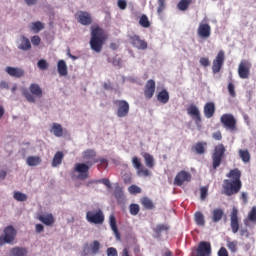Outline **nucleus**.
Returning a JSON list of instances; mask_svg holds the SVG:
<instances>
[{"label":"nucleus","mask_w":256,"mask_h":256,"mask_svg":"<svg viewBox=\"0 0 256 256\" xmlns=\"http://www.w3.org/2000/svg\"><path fill=\"white\" fill-rule=\"evenodd\" d=\"M109 225L111 230L113 231L117 241L121 240V233H119V228L117 227V219L115 218V215L111 214L109 216Z\"/></svg>","instance_id":"nucleus-22"},{"label":"nucleus","mask_w":256,"mask_h":256,"mask_svg":"<svg viewBox=\"0 0 256 256\" xmlns=\"http://www.w3.org/2000/svg\"><path fill=\"white\" fill-rule=\"evenodd\" d=\"M228 92L231 97H235L237 95L235 93V85H233V83L228 84Z\"/></svg>","instance_id":"nucleus-54"},{"label":"nucleus","mask_w":256,"mask_h":256,"mask_svg":"<svg viewBox=\"0 0 256 256\" xmlns=\"http://www.w3.org/2000/svg\"><path fill=\"white\" fill-rule=\"evenodd\" d=\"M38 220H40L41 223L46 225L47 227L53 225L55 223V217H53V214H40L38 216Z\"/></svg>","instance_id":"nucleus-23"},{"label":"nucleus","mask_w":256,"mask_h":256,"mask_svg":"<svg viewBox=\"0 0 256 256\" xmlns=\"http://www.w3.org/2000/svg\"><path fill=\"white\" fill-rule=\"evenodd\" d=\"M200 65H202V67H209V65H211V62L209 61V58L202 57L200 58Z\"/></svg>","instance_id":"nucleus-53"},{"label":"nucleus","mask_w":256,"mask_h":256,"mask_svg":"<svg viewBox=\"0 0 256 256\" xmlns=\"http://www.w3.org/2000/svg\"><path fill=\"white\" fill-rule=\"evenodd\" d=\"M240 199L244 203V205H247V203H249V196L247 192H242L240 195Z\"/></svg>","instance_id":"nucleus-55"},{"label":"nucleus","mask_w":256,"mask_h":256,"mask_svg":"<svg viewBox=\"0 0 256 256\" xmlns=\"http://www.w3.org/2000/svg\"><path fill=\"white\" fill-rule=\"evenodd\" d=\"M51 132L55 137H63V126H61V124L53 123Z\"/></svg>","instance_id":"nucleus-36"},{"label":"nucleus","mask_w":256,"mask_h":256,"mask_svg":"<svg viewBox=\"0 0 256 256\" xmlns=\"http://www.w3.org/2000/svg\"><path fill=\"white\" fill-rule=\"evenodd\" d=\"M238 75L240 79H249L251 75V62L242 60L238 66Z\"/></svg>","instance_id":"nucleus-13"},{"label":"nucleus","mask_w":256,"mask_h":256,"mask_svg":"<svg viewBox=\"0 0 256 256\" xmlns=\"http://www.w3.org/2000/svg\"><path fill=\"white\" fill-rule=\"evenodd\" d=\"M165 1L166 0H158L157 13L161 14L163 11H165Z\"/></svg>","instance_id":"nucleus-51"},{"label":"nucleus","mask_w":256,"mask_h":256,"mask_svg":"<svg viewBox=\"0 0 256 256\" xmlns=\"http://www.w3.org/2000/svg\"><path fill=\"white\" fill-rule=\"evenodd\" d=\"M27 248L24 247H14L11 249L12 256H27Z\"/></svg>","instance_id":"nucleus-35"},{"label":"nucleus","mask_w":256,"mask_h":256,"mask_svg":"<svg viewBox=\"0 0 256 256\" xmlns=\"http://www.w3.org/2000/svg\"><path fill=\"white\" fill-rule=\"evenodd\" d=\"M224 64H225V51L220 50L212 63L213 73L214 74L219 73L221 71V69L223 68Z\"/></svg>","instance_id":"nucleus-12"},{"label":"nucleus","mask_w":256,"mask_h":256,"mask_svg":"<svg viewBox=\"0 0 256 256\" xmlns=\"http://www.w3.org/2000/svg\"><path fill=\"white\" fill-rule=\"evenodd\" d=\"M227 248L231 253H237V241H227Z\"/></svg>","instance_id":"nucleus-44"},{"label":"nucleus","mask_w":256,"mask_h":256,"mask_svg":"<svg viewBox=\"0 0 256 256\" xmlns=\"http://www.w3.org/2000/svg\"><path fill=\"white\" fill-rule=\"evenodd\" d=\"M239 157L242 159L243 163H249L251 161V154L249 153V150H239Z\"/></svg>","instance_id":"nucleus-39"},{"label":"nucleus","mask_w":256,"mask_h":256,"mask_svg":"<svg viewBox=\"0 0 256 256\" xmlns=\"http://www.w3.org/2000/svg\"><path fill=\"white\" fill-rule=\"evenodd\" d=\"M226 177H228V179H225L222 184L223 195H226V197L237 195L243 187V182H241V170L238 168L232 169L226 174Z\"/></svg>","instance_id":"nucleus-2"},{"label":"nucleus","mask_w":256,"mask_h":256,"mask_svg":"<svg viewBox=\"0 0 256 256\" xmlns=\"http://www.w3.org/2000/svg\"><path fill=\"white\" fill-rule=\"evenodd\" d=\"M17 237V230L12 225L6 226L3 230L2 235L0 236V246L11 245L15 243Z\"/></svg>","instance_id":"nucleus-6"},{"label":"nucleus","mask_w":256,"mask_h":256,"mask_svg":"<svg viewBox=\"0 0 256 256\" xmlns=\"http://www.w3.org/2000/svg\"><path fill=\"white\" fill-rule=\"evenodd\" d=\"M118 7L122 11L127 9V1H125V0H118Z\"/></svg>","instance_id":"nucleus-58"},{"label":"nucleus","mask_w":256,"mask_h":256,"mask_svg":"<svg viewBox=\"0 0 256 256\" xmlns=\"http://www.w3.org/2000/svg\"><path fill=\"white\" fill-rule=\"evenodd\" d=\"M23 96L28 101V103H35V97L41 99L43 97V90L39 84H31L28 89L22 91Z\"/></svg>","instance_id":"nucleus-5"},{"label":"nucleus","mask_w":256,"mask_h":256,"mask_svg":"<svg viewBox=\"0 0 256 256\" xmlns=\"http://www.w3.org/2000/svg\"><path fill=\"white\" fill-rule=\"evenodd\" d=\"M5 71L10 77H14L15 79L25 77V70L23 68L8 66L5 68Z\"/></svg>","instance_id":"nucleus-19"},{"label":"nucleus","mask_w":256,"mask_h":256,"mask_svg":"<svg viewBox=\"0 0 256 256\" xmlns=\"http://www.w3.org/2000/svg\"><path fill=\"white\" fill-rule=\"evenodd\" d=\"M218 256H229V252L227 251V248L221 247L218 251Z\"/></svg>","instance_id":"nucleus-61"},{"label":"nucleus","mask_w":256,"mask_h":256,"mask_svg":"<svg viewBox=\"0 0 256 256\" xmlns=\"http://www.w3.org/2000/svg\"><path fill=\"white\" fill-rule=\"evenodd\" d=\"M128 191H129V193H131V195H137V194L141 193V189L137 185H131L128 188Z\"/></svg>","instance_id":"nucleus-49"},{"label":"nucleus","mask_w":256,"mask_h":256,"mask_svg":"<svg viewBox=\"0 0 256 256\" xmlns=\"http://www.w3.org/2000/svg\"><path fill=\"white\" fill-rule=\"evenodd\" d=\"M211 242L201 241L196 249L192 250L191 256H211Z\"/></svg>","instance_id":"nucleus-9"},{"label":"nucleus","mask_w":256,"mask_h":256,"mask_svg":"<svg viewBox=\"0 0 256 256\" xmlns=\"http://www.w3.org/2000/svg\"><path fill=\"white\" fill-rule=\"evenodd\" d=\"M99 249H101V243H99L97 240H94L90 245L91 253H93V255H97V253H99Z\"/></svg>","instance_id":"nucleus-43"},{"label":"nucleus","mask_w":256,"mask_h":256,"mask_svg":"<svg viewBox=\"0 0 256 256\" xmlns=\"http://www.w3.org/2000/svg\"><path fill=\"white\" fill-rule=\"evenodd\" d=\"M212 137L215 141H221V139H223V134H221V131H217L212 134Z\"/></svg>","instance_id":"nucleus-57"},{"label":"nucleus","mask_w":256,"mask_h":256,"mask_svg":"<svg viewBox=\"0 0 256 256\" xmlns=\"http://www.w3.org/2000/svg\"><path fill=\"white\" fill-rule=\"evenodd\" d=\"M132 165L136 169L138 177H151V170L145 168L137 156L132 158Z\"/></svg>","instance_id":"nucleus-10"},{"label":"nucleus","mask_w":256,"mask_h":256,"mask_svg":"<svg viewBox=\"0 0 256 256\" xmlns=\"http://www.w3.org/2000/svg\"><path fill=\"white\" fill-rule=\"evenodd\" d=\"M114 105L117 107L116 115L119 118L127 117L129 115V102L127 100H114Z\"/></svg>","instance_id":"nucleus-11"},{"label":"nucleus","mask_w":256,"mask_h":256,"mask_svg":"<svg viewBox=\"0 0 256 256\" xmlns=\"http://www.w3.org/2000/svg\"><path fill=\"white\" fill-rule=\"evenodd\" d=\"M35 229L36 233H43V231H45V226H43V224H36Z\"/></svg>","instance_id":"nucleus-62"},{"label":"nucleus","mask_w":256,"mask_h":256,"mask_svg":"<svg viewBox=\"0 0 256 256\" xmlns=\"http://www.w3.org/2000/svg\"><path fill=\"white\" fill-rule=\"evenodd\" d=\"M197 33L202 39H209L211 37V26L207 23H200Z\"/></svg>","instance_id":"nucleus-21"},{"label":"nucleus","mask_w":256,"mask_h":256,"mask_svg":"<svg viewBox=\"0 0 256 256\" xmlns=\"http://www.w3.org/2000/svg\"><path fill=\"white\" fill-rule=\"evenodd\" d=\"M42 162L43 160L40 156H28L26 159V165H28V167H37L41 165Z\"/></svg>","instance_id":"nucleus-27"},{"label":"nucleus","mask_w":256,"mask_h":256,"mask_svg":"<svg viewBox=\"0 0 256 256\" xmlns=\"http://www.w3.org/2000/svg\"><path fill=\"white\" fill-rule=\"evenodd\" d=\"M103 89H105V91H111V89H113V86L111 85V82H106L103 84Z\"/></svg>","instance_id":"nucleus-63"},{"label":"nucleus","mask_w":256,"mask_h":256,"mask_svg":"<svg viewBox=\"0 0 256 256\" xmlns=\"http://www.w3.org/2000/svg\"><path fill=\"white\" fill-rule=\"evenodd\" d=\"M14 199H15L16 201H21V202L27 201V195H26V194H23V193H21V192H15V193H14Z\"/></svg>","instance_id":"nucleus-46"},{"label":"nucleus","mask_w":256,"mask_h":256,"mask_svg":"<svg viewBox=\"0 0 256 256\" xmlns=\"http://www.w3.org/2000/svg\"><path fill=\"white\" fill-rule=\"evenodd\" d=\"M156 99L159 103H162V105H167L169 103V91L167 89H162L156 96Z\"/></svg>","instance_id":"nucleus-25"},{"label":"nucleus","mask_w":256,"mask_h":256,"mask_svg":"<svg viewBox=\"0 0 256 256\" xmlns=\"http://www.w3.org/2000/svg\"><path fill=\"white\" fill-rule=\"evenodd\" d=\"M205 147H207V142H198L193 146V149L197 155H203L205 153Z\"/></svg>","instance_id":"nucleus-37"},{"label":"nucleus","mask_w":256,"mask_h":256,"mask_svg":"<svg viewBox=\"0 0 256 256\" xmlns=\"http://www.w3.org/2000/svg\"><path fill=\"white\" fill-rule=\"evenodd\" d=\"M191 3H193V0H180L179 3L177 4V7L179 11H187Z\"/></svg>","instance_id":"nucleus-40"},{"label":"nucleus","mask_w":256,"mask_h":256,"mask_svg":"<svg viewBox=\"0 0 256 256\" xmlns=\"http://www.w3.org/2000/svg\"><path fill=\"white\" fill-rule=\"evenodd\" d=\"M139 25L141 27H144V29H148V27H151V22L149 21V17L147 15H142L139 19Z\"/></svg>","instance_id":"nucleus-41"},{"label":"nucleus","mask_w":256,"mask_h":256,"mask_svg":"<svg viewBox=\"0 0 256 256\" xmlns=\"http://www.w3.org/2000/svg\"><path fill=\"white\" fill-rule=\"evenodd\" d=\"M31 43H32V45H35V46L40 45L41 44V37L33 36L31 38Z\"/></svg>","instance_id":"nucleus-56"},{"label":"nucleus","mask_w":256,"mask_h":256,"mask_svg":"<svg viewBox=\"0 0 256 256\" xmlns=\"http://www.w3.org/2000/svg\"><path fill=\"white\" fill-rule=\"evenodd\" d=\"M208 193H209V188L207 186L201 187L200 188V199L202 201H205V199H207Z\"/></svg>","instance_id":"nucleus-45"},{"label":"nucleus","mask_w":256,"mask_h":256,"mask_svg":"<svg viewBox=\"0 0 256 256\" xmlns=\"http://www.w3.org/2000/svg\"><path fill=\"white\" fill-rule=\"evenodd\" d=\"M223 215H225V211L221 208H215L212 211V221L213 223H219L221 219H223Z\"/></svg>","instance_id":"nucleus-28"},{"label":"nucleus","mask_w":256,"mask_h":256,"mask_svg":"<svg viewBox=\"0 0 256 256\" xmlns=\"http://www.w3.org/2000/svg\"><path fill=\"white\" fill-rule=\"evenodd\" d=\"M129 42L135 49H138L139 51H145V49L148 47L147 42L142 40L141 37H139L137 34L130 35Z\"/></svg>","instance_id":"nucleus-14"},{"label":"nucleus","mask_w":256,"mask_h":256,"mask_svg":"<svg viewBox=\"0 0 256 256\" xmlns=\"http://www.w3.org/2000/svg\"><path fill=\"white\" fill-rule=\"evenodd\" d=\"M107 41V33L99 25L91 26L90 48L95 53L103 51V45Z\"/></svg>","instance_id":"nucleus-3"},{"label":"nucleus","mask_w":256,"mask_h":256,"mask_svg":"<svg viewBox=\"0 0 256 256\" xmlns=\"http://www.w3.org/2000/svg\"><path fill=\"white\" fill-rule=\"evenodd\" d=\"M112 65L115 67H122L123 66V60L119 58L118 56H115L112 60Z\"/></svg>","instance_id":"nucleus-50"},{"label":"nucleus","mask_w":256,"mask_h":256,"mask_svg":"<svg viewBox=\"0 0 256 256\" xmlns=\"http://www.w3.org/2000/svg\"><path fill=\"white\" fill-rule=\"evenodd\" d=\"M30 29L34 33H39L40 31H43V29H45V24L41 23V21H36L30 25Z\"/></svg>","instance_id":"nucleus-38"},{"label":"nucleus","mask_w":256,"mask_h":256,"mask_svg":"<svg viewBox=\"0 0 256 256\" xmlns=\"http://www.w3.org/2000/svg\"><path fill=\"white\" fill-rule=\"evenodd\" d=\"M187 113L195 121L196 125H199V123H201V112L199 111V108L197 106L191 104L187 108Z\"/></svg>","instance_id":"nucleus-20"},{"label":"nucleus","mask_w":256,"mask_h":256,"mask_svg":"<svg viewBox=\"0 0 256 256\" xmlns=\"http://www.w3.org/2000/svg\"><path fill=\"white\" fill-rule=\"evenodd\" d=\"M141 155L145 161L146 167H148V169H153L155 167V158L153 155L148 152H142Z\"/></svg>","instance_id":"nucleus-26"},{"label":"nucleus","mask_w":256,"mask_h":256,"mask_svg":"<svg viewBox=\"0 0 256 256\" xmlns=\"http://www.w3.org/2000/svg\"><path fill=\"white\" fill-rule=\"evenodd\" d=\"M99 183H102L103 185H105V187H107V189L112 188L111 181H109V179H107V178L100 180Z\"/></svg>","instance_id":"nucleus-59"},{"label":"nucleus","mask_w":256,"mask_h":256,"mask_svg":"<svg viewBox=\"0 0 256 256\" xmlns=\"http://www.w3.org/2000/svg\"><path fill=\"white\" fill-rule=\"evenodd\" d=\"M169 229H170V227L168 224H158L154 228V233H156V235H161V233H163V231H169Z\"/></svg>","instance_id":"nucleus-42"},{"label":"nucleus","mask_w":256,"mask_h":256,"mask_svg":"<svg viewBox=\"0 0 256 256\" xmlns=\"http://www.w3.org/2000/svg\"><path fill=\"white\" fill-rule=\"evenodd\" d=\"M220 122L223 125L224 129H227L232 133H234V131H237V119H235V116H233V114H223L220 118Z\"/></svg>","instance_id":"nucleus-7"},{"label":"nucleus","mask_w":256,"mask_h":256,"mask_svg":"<svg viewBox=\"0 0 256 256\" xmlns=\"http://www.w3.org/2000/svg\"><path fill=\"white\" fill-rule=\"evenodd\" d=\"M97 157V152L93 149H87L82 153V159L87 161L86 163H76L74 166L75 173H78L77 179L80 181H85L89 179V169L95 163H99V158Z\"/></svg>","instance_id":"nucleus-1"},{"label":"nucleus","mask_w":256,"mask_h":256,"mask_svg":"<svg viewBox=\"0 0 256 256\" xmlns=\"http://www.w3.org/2000/svg\"><path fill=\"white\" fill-rule=\"evenodd\" d=\"M0 89H9V84L6 81L0 82Z\"/></svg>","instance_id":"nucleus-64"},{"label":"nucleus","mask_w":256,"mask_h":256,"mask_svg":"<svg viewBox=\"0 0 256 256\" xmlns=\"http://www.w3.org/2000/svg\"><path fill=\"white\" fill-rule=\"evenodd\" d=\"M114 195L116 199H121L123 197V188L120 187L119 184L115 187Z\"/></svg>","instance_id":"nucleus-47"},{"label":"nucleus","mask_w":256,"mask_h":256,"mask_svg":"<svg viewBox=\"0 0 256 256\" xmlns=\"http://www.w3.org/2000/svg\"><path fill=\"white\" fill-rule=\"evenodd\" d=\"M194 220L199 227H205V216L202 212L198 211L194 214Z\"/></svg>","instance_id":"nucleus-33"},{"label":"nucleus","mask_w":256,"mask_h":256,"mask_svg":"<svg viewBox=\"0 0 256 256\" xmlns=\"http://www.w3.org/2000/svg\"><path fill=\"white\" fill-rule=\"evenodd\" d=\"M20 41L18 49L21 51H29V49H31V41H29V38L21 36Z\"/></svg>","instance_id":"nucleus-29"},{"label":"nucleus","mask_w":256,"mask_h":256,"mask_svg":"<svg viewBox=\"0 0 256 256\" xmlns=\"http://www.w3.org/2000/svg\"><path fill=\"white\" fill-rule=\"evenodd\" d=\"M107 255L108 256H118L117 249L110 247L107 249Z\"/></svg>","instance_id":"nucleus-60"},{"label":"nucleus","mask_w":256,"mask_h":256,"mask_svg":"<svg viewBox=\"0 0 256 256\" xmlns=\"http://www.w3.org/2000/svg\"><path fill=\"white\" fill-rule=\"evenodd\" d=\"M86 221L93 223L94 225H103L105 223V215L101 209L97 211H88L86 213Z\"/></svg>","instance_id":"nucleus-8"},{"label":"nucleus","mask_w":256,"mask_h":256,"mask_svg":"<svg viewBox=\"0 0 256 256\" xmlns=\"http://www.w3.org/2000/svg\"><path fill=\"white\" fill-rule=\"evenodd\" d=\"M64 157H65V155L63 154L62 151L56 152V154L54 155L53 160H52V167H59V165H61V163H63Z\"/></svg>","instance_id":"nucleus-30"},{"label":"nucleus","mask_w":256,"mask_h":256,"mask_svg":"<svg viewBox=\"0 0 256 256\" xmlns=\"http://www.w3.org/2000/svg\"><path fill=\"white\" fill-rule=\"evenodd\" d=\"M38 67L39 69H42V71H45V69H47V67H49V64L47 63V60H39L38 61Z\"/></svg>","instance_id":"nucleus-52"},{"label":"nucleus","mask_w":256,"mask_h":256,"mask_svg":"<svg viewBox=\"0 0 256 256\" xmlns=\"http://www.w3.org/2000/svg\"><path fill=\"white\" fill-rule=\"evenodd\" d=\"M191 179H192L191 173L185 170H182L176 174L174 178V185H176L177 187H181L183 183H189Z\"/></svg>","instance_id":"nucleus-15"},{"label":"nucleus","mask_w":256,"mask_h":256,"mask_svg":"<svg viewBox=\"0 0 256 256\" xmlns=\"http://www.w3.org/2000/svg\"><path fill=\"white\" fill-rule=\"evenodd\" d=\"M226 151H227V148H225V145L223 143H220L214 147V150L211 155L212 167L214 170L219 168L221 166V163H223V159H225Z\"/></svg>","instance_id":"nucleus-4"},{"label":"nucleus","mask_w":256,"mask_h":256,"mask_svg":"<svg viewBox=\"0 0 256 256\" xmlns=\"http://www.w3.org/2000/svg\"><path fill=\"white\" fill-rule=\"evenodd\" d=\"M250 223H256V206H253L248 213L247 219L244 220L245 225Z\"/></svg>","instance_id":"nucleus-32"},{"label":"nucleus","mask_w":256,"mask_h":256,"mask_svg":"<svg viewBox=\"0 0 256 256\" xmlns=\"http://www.w3.org/2000/svg\"><path fill=\"white\" fill-rule=\"evenodd\" d=\"M155 89H156L155 80H153V79L148 80L144 87L145 98L153 99V95H155Z\"/></svg>","instance_id":"nucleus-18"},{"label":"nucleus","mask_w":256,"mask_h":256,"mask_svg":"<svg viewBox=\"0 0 256 256\" xmlns=\"http://www.w3.org/2000/svg\"><path fill=\"white\" fill-rule=\"evenodd\" d=\"M141 205L143 206L144 209H148L149 211L155 209V204L153 203V200L147 197H143L141 199Z\"/></svg>","instance_id":"nucleus-34"},{"label":"nucleus","mask_w":256,"mask_h":256,"mask_svg":"<svg viewBox=\"0 0 256 256\" xmlns=\"http://www.w3.org/2000/svg\"><path fill=\"white\" fill-rule=\"evenodd\" d=\"M57 69L60 77H65L67 75V63H65V60L58 61Z\"/></svg>","instance_id":"nucleus-31"},{"label":"nucleus","mask_w":256,"mask_h":256,"mask_svg":"<svg viewBox=\"0 0 256 256\" xmlns=\"http://www.w3.org/2000/svg\"><path fill=\"white\" fill-rule=\"evenodd\" d=\"M129 209H130L131 215H139V211H140L139 204H131Z\"/></svg>","instance_id":"nucleus-48"},{"label":"nucleus","mask_w":256,"mask_h":256,"mask_svg":"<svg viewBox=\"0 0 256 256\" xmlns=\"http://www.w3.org/2000/svg\"><path fill=\"white\" fill-rule=\"evenodd\" d=\"M239 211L237 208H233L230 215V225L232 233H237L239 231Z\"/></svg>","instance_id":"nucleus-17"},{"label":"nucleus","mask_w":256,"mask_h":256,"mask_svg":"<svg viewBox=\"0 0 256 256\" xmlns=\"http://www.w3.org/2000/svg\"><path fill=\"white\" fill-rule=\"evenodd\" d=\"M75 18L81 25L87 26L93 23V18L91 17V14L89 12L79 11L75 14Z\"/></svg>","instance_id":"nucleus-16"},{"label":"nucleus","mask_w":256,"mask_h":256,"mask_svg":"<svg viewBox=\"0 0 256 256\" xmlns=\"http://www.w3.org/2000/svg\"><path fill=\"white\" fill-rule=\"evenodd\" d=\"M204 115L206 119H211L213 115H215V103L214 102H207L204 105Z\"/></svg>","instance_id":"nucleus-24"}]
</instances>
